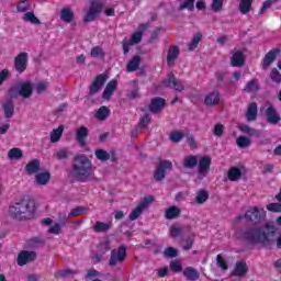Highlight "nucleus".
Instances as JSON below:
<instances>
[{"label": "nucleus", "instance_id": "37998d69", "mask_svg": "<svg viewBox=\"0 0 281 281\" xmlns=\"http://www.w3.org/2000/svg\"><path fill=\"white\" fill-rule=\"evenodd\" d=\"M201 38H203V35L201 33H196L193 35L191 43L189 44V52H194L196 47H199V43H201Z\"/></svg>", "mask_w": 281, "mask_h": 281}, {"label": "nucleus", "instance_id": "8fccbe9b", "mask_svg": "<svg viewBox=\"0 0 281 281\" xmlns=\"http://www.w3.org/2000/svg\"><path fill=\"white\" fill-rule=\"evenodd\" d=\"M236 144L239 148H248V146H251V139L247 138V136H239Z\"/></svg>", "mask_w": 281, "mask_h": 281}, {"label": "nucleus", "instance_id": "7ed1b4c3", "mask_svg": "<svg viewBox=\"0 0 281 281\" xmlns=\"http://www.w3.org/2000/svg\"><path fill=\"white\" fill-rule=\"evenodd\" d=\"M93 175V162L85 154L77 155L74 158L72 176L79 183H87Z\"/></svg>", "mask_w": 281, "mask_h": 281}, {"label": "nucleus", "instance_id": "2eb2a0df", "mask_svg": "<svg viewBox=\"0 0 281 281\" xmlns=\"http://www.w3.org/2000/svg\"><path fill=\"white\" fill-rule=\"evenodd\" d=\"M231 56V65L232 67H245V53L240 49H234Z\"/></svg>", "mask_w": 281, "mask_h": 281}, {"label": "nucleus", "instance_id": "aec40b11", "mask_svg": "<svg viewBox=\"0 0 281 281\" xmlns=\"http://www.w3.org/2000/svg\"><path fill=\"white\" fill-rule=\"evenodd\" d=\"M2 110L4 113V117L7 120H10L14 116V101L12 99H7L4 102H2Z\"/></svg>", "mask_w": 281, "mask_h": 281}, {"label": "nucleus", "instance_id": "774afa93", "mask_svg": "<svg viewBox=\"0 0 281 281\" xmlns=\"http://www.w3.org/2000/svg\"><path fill=\"white\" fill-rule=\"evenodd\" d=\"M266 207L268 212H274V213L281 212V203H270Z\"/></svg>", "mask_w": 281, "mask_h": 281}, {"label": "nucleus", "instance_id": "9b49d317", "mask_svg": "<svg viewBox=\"0 0 281 281\" xmlns=\"http://www.w3.org/2000/svg\"><path fill=\"white\" fill-rule=\"evenodd\" d=\"M36 258H38V255L36 254V251L22 250L18 255V266L25 267L27 262H34Z\"/></svg>", "mask_w": 281, "mask_h": 281}, {"label": "nucleus", "instance_id": "603ef678", "mask_svg": "<svg viewBox=\"0 0 281 281\" xmlns=\"http://www.w3.org/2000/svg\"><path fill=\"white\" fill-rule=\"evenodd\" d=\"M194 1L196 0H184L183 3L179 5V10H189V12L194 11Z\"/></svg>", "mask_w": 281, "mask_h": 281}, {"label": "nucleus", "instance_id": "a19ab883", "mask_svg": "<svg viewBox=\"0 0 281 281\" xmlns=\"http://www.w3.org/2000/svg\"><path fill=\"white\" fill-rule=\"evenodd\" d=\"M207 199H210V194L207 193V191L200 190L195 196V203H198V205H203V203H205Z\"/></svg>", "mask_w": 281, "mask_h": 281}, {"label": "nucleus", "instance_id": "58836bf2", "mask_svg": "<svg viewBox=\"0 0 281 281\" xmlns=\"http://www.w3.org/2000/svg\"><path fill=\"white\" fill-rule=\"evenodd\" d=\"M76 273H78L77 270H71V268H66L64 270L56 271L54 276L56 280H58L60 278H69V276H76Z\"/></svg>", "mask_w": 281, "mask_h": 281}, {"label": "nucleus", "instance_id": "79ce46f5", "mask_svg": "<svg viewBox=\"0 0 281 281\" xmlns=\"http://www.w3.org/2000/svg\"><path fill=\"white\" fill-rule=\"evenodd\" d=\"M98 249L99 251H101V254H106V251H111V239L105 238L101 240L98 245Z\"/></svg>", "mask_w": 281, "mask_h": 281}, {"label": "nucleus", "instance_id": "49530a36", "mask_svg": "<svg viewBox=\"0 0 281 281\" xmlns=\"http://www.w3.org/2000/svg\"><path fill=\"white\" fill-rule=\"evenodd\" d=\"M23 19H24V21L32 23L33 25H41V20H38V18H36L34 12H26L24 14Z\"/></svg>", "mask_w": 281, "mask_h": 281}, {"label": "nucleus", "instance_id": "5701e85b", "mask_svg": "<svg viewBox=\"0 0 281 281\" xmlns=\"http://www.w3.org/2000/svg\"><path fill=\"white\" fill-rule=\"evenodd\" d=\"M258 117V104L256 102H251L248 105V109L246 111V120L247 122H256V119Z\"/></svg>", "mask_w": 281, "mask_h": 281}, {"label": "nucleus", "instance_id": "473e14b6", "mask_svg": "<svg viewBox=\"0 0 281 281\" xmlns=\"http://www.w3.org/2000/svg\"><path fill=\"white\" fill-rule=\"evenodd\" d=\"M198 165H199V158L196 156H187L182 162V166L184 168H188L189 170L196 168Z\"/></svg>", "mask_w": 281, "mask_h": 281}, {"label": "nucleus", "instance_id": "ea45409f", "mask_svg": "<svg viewBox=\"0 0 281 281\" xmlns=\"http://www.w3.org/2000/svg\"><path fill=\"white\" fill-rule=\"evenodd\" d=\"M259 89L260 87H258V79H252L246 85V87L244 88V91H246V93H254Z\"/></svg>", "mask_w": 281, "mask_h": 281}, {"label": "nucleus", "instance_id": "09e8293b", "mask_svg": "<svg viewBox=\"0 0 281 281\" xmlns=\"http://www.w3.org/2000/svg\"><path fill=\"white\" fill-rule=\"evenodd\" d=\"M8 95H9V100H12L13 102L14 100H16V98H19V95H21V92L19 91V83H16L15 86H12L9 89Z\"/></svg>", "mask_w": 281, "mask_h": 281}, {"label": "nucleus", "instance_id": "4468645a", "mask_svg": "<svg viewBox=\"0 0 281 281\" xmlns=\"http://www.w3.org/2000/svg\"><path fill=\"white\" fill-rule=\"evenodd\" d=\"M18 89L20 91V97L24 100H30L34 93V87H32V82L30 81L18 82Z\"/></svg>", "mask_w": 281, "mask_h": 281}, {"label": "nucleus", "instance_id": "f03ea898", "mask_svg": "<svg viewBox=\"0 0 281 281\" xmlns=\"http://www.w3.org/2000/svg\"><path fill=\"white\" fill-rule=\"evenodd\" d=\"M34 214H36V202L30 196L9 206V216L13 221H32Z\"/></svg>", "mask_w": 281, "mask_h": 281}, {"label": "nucleus", "instance_id": "680f3d73", "mask_svg": "<svg viewBox=\"0 0 281 281\" xmlns=\"http://www.w3.org/2000/svg\"><path fill=\"white\" fill-rule=\"evenodd\" d=\"M127 98L128 100H137L140 98L139 95V87L135 86L133 90H131L128 93H127Z\"/></svg>", "mask_w": 281, "mask_h": 281}, {"label": "nucleus", "instance_id": "7c9ffc66", "mask_svg": "<svg viewBox=\"0 0 281 281\" xmlns=\"http://www.w3.org/2000/svg\"><path fill=\"white\" fill-rule=\"evenodd\" d=\"M75 14L69 7L63 8L60 11V21L64 23H71L74 21Z\"/></svg>", "mask_w": 281, "mask_h": 281}, {"label": "nucleus", "instance_id": "0eeeda50", "mask_svg": "<svg viewBox=\"0 0 281 281\" xmlns=\"http://www.w3.org/2000/svg\"><path fill=\"white\" fill-rule=\"evenodd\" d=\"M102 2L98 1V0H92L90 2V8L88 13L86 14V16L83 18V21L86 23H91V21H95V19H98V16H100L101 12H102Z\"/></svg>", "mask_w": 281, "mask_h": 281}, {"label": "nucleus", "instance_id": "4c0bfd02", "mask_svg": "<svg viewBox=\"0 0 281 281\" xmlns=\"http://www.w3.org/2000/svg\"><path fill=\"white\" fill-rule=\"evenodd\" d=\"M254 0H240L239 1V12L241 14H248L251 11V5Z\"/></svg>", "mask_w": 281, "mask_h": 281}, {"label": "nucleus", "instance_id": "e2e57ef3", "mask_svg": "<svg viewBox=\"0 0 281 281\" xmlns=\"http://www.w3.org/2000/svg\"><path fill=\"white\" fill-rule=\"evenodd\" d=\"M225 0H213L211 8L213 10V12H221V10H223V2Z\"/></svg>", "mask_w": 281, "mask_h": 281}, {"label": "nucleus", "instance_id": "c03bdc74", "mask_svg": "<svg viewBox=\"0 0 281 281\" xmlns=\"http://www.w3.org/2000/svg\"><path fill=\"white\" fill-rule=\"evenodd\" d=\"M8 157L11 160H19L23 157V151L20 148L14 147L9 150Z\"/></svg>", "mask_w": 281, "mask_h": 281}, {"label": "nucleus", "instance_id": "c9c22d12", "mask_svg": "<svg viewBox=\"0 0 281 281\" xmlns=\"http://www.w3.org/2000/svg\"><path fill=\"white\" fill-rule=\"evenodd\" d=\"M227 177L229 181H239V179H241L243 177V171H240V169H238L237 167H232L228 170Z\"/></svg>", "mask_w": 281, "mask_h": 281}, {"label": "nucleus", "instance_id": "39448f33", "mask_svg": "<svg viewBox=\"0 0 281 281\" xmlns=\"http://www.w3.org/2000/svg\"><path fill=\"white\" fill-rule=\"evenodd\" d=\"M126 260V245H121L117 249H112L109 259V267L115 268L124 265Z\"/></svg>", "mask_w": 281, "mask_h": 281}, {"label": "nucleus", "instance_id": "bf43d9fd", "mask_svg": "<svg viewBox=\"0 0 281 281\" xmlns=\"http://www.w3.org/2000/svg\"><path fill=\"white\" fill-rule=\"evenodd\" d=\"M16 10L18 12H27L30 10V1L22 0L18 3Z\"/></svg>", "mask_w": 281, "mask_h": 281}, {"label": "nucleus", "instance_id": "c756f323", "mask_svg": "<svg viewBox=\"0 0 281 281\" xmlns=\"http://www.w3.org/2000/svg\"><path fill=\"white\" fill-rule=\"evenodd\" d=\"M50 179L52 173H49V171L38 172L35 176V183H37V186H47Z\"/></svg>", "mask_w": 281, "mask_h": 281}, {"label": "nucleus", "instance_id": "e433bc0d", "mask_svg": "<svg viewBox=\"0 0 281 281\" xmlns=\"http://www.w3.org/2000/svg\"><path fill=\"white\" fill-rule=\"evenodd\" d=\"M109 115H111V110H109V108L103 105L98 109V111L95 113V119L100 120L101 122H104V120H106V117H109Z\"/></svg>", "mask_w": 281, "mask_h": 281}, {"label": "nucleus", "instance_id": "423d86ee", "mask_svg": "<svg viewBox=\"0 0 281 281\" xmlns=\"http://www.w3.org/2000/svg\"><path fill=\"white\" fill-rule=\"evenodd\" d=\"M155 201V198L153 195H148L143 199V201L130 213V221H137L139 216H142L144 210L148 207L153 202Z\"/></svg>", "mask_w": 281, "mask_h": 281}, {"label": "nucleus", "instance_id": "cd10ccee", "mask_svg": "<svg viewBox=\"0 0 281 281\" xmlns=\"http://www.w3.org/2000/svg\"><path fill=\"white\" fill-rule=\"evenodd\" d=\"M183 276L189 281H196L199 278H201L199 270L194 269L193 267L184 268Z\"/></svg>", "mask_w": 281, "mask_h": 281}, {"label": "nucleus", "instance_id": "72a5a7b5", "mask_svg": "<svg viewBox=\"0 0 281 281\" xmlns=\"http://www.w3.org/2000/svg\"><path fill=\"white\" fill-rule=\"evenodd\" d=\"M63 131H65V125H59L58 128L53 130L50 132L52 144H56V142H60V137H63Z\"/></svg>", "mask_w": 281, "mask_h": 281}, {"label": "nucleus", "instance_id": "ddd939ff", "mask_svg": "<svg viewBox=\"0 0 281 281\" xmlns=\"http://www.w3.org/2000/svg\"><path fill=\"white\" fill-rule=\"evenodd\" d=\"M164 87H167L168 89H175V91H183L186 87L183 86V82L181 80L177 79L173 74H170L168 76V79H165L162 81Z\"/></svg>", "mask_w": 281, "mask_h": 281}, {"label": "nucleus", "instance_id": "1a4fd4ad", "mask_svg": "<svg viewBox=\"0 0 281 281\" xmlns=\"http://www.w3.org/2000/svg\"><path fill=\"white\" fill-rule=\"evenodd\" d=\"M105 82H106V75L104 74L98 75L93 80V82L90 85L89 92H88V95H86V98L89 99L95 95V93H98L102 89V87H104Z\"/></svg>", "mask_w": 281, "mask_h": 281}, {"label": "nucleus", "instance_id": "9d476101", "mask_svg": "<svg viewBox=\"0 0 281 281\" xmlns=\"http://www.w3.org/2000/svg\"><path fill=\"white\" fill-rule=\"evenodd\" d=\"M30 55L26 52H22L14 57V69L18 74H23L27 69V61Z\"/></svg>", "mask_w": 281, "mask_h": 281}, {"label": "nucleus", "instance_id": "f704fd0d", "mask_svg": "<svg viewBox=\"0 0 281 281\" xmlns=\"http://www.w3.org/2000/svg\"><path fill=\"white\" fill-rule=\"evenodd\" d=\"M238 128L241 133H246V135H250V137H260V131L250 127L249 125H239Z\"/></svg>", "mask_w": 281, "mask_h": 281}, {"label": "nucleus", "instance_id": "f257e3e1", "mask_svg": "<svg viewBox=\"0 0 281 281\" xmlns=\"http://www.w3.org/2000/svg\"><path fill=\"white\" fill-rule=\"evenodd\" d=\"M278 228L273 222H268L263 227H246L239 231V237L246 243H259L263 247H269L276 243Z\"/></svg>", "mask_w": 281, "mask_h": 281}, {"label": "nucleus", "instance_id": "6ab92c4d", "mask_svg": "<svg viewBox=\"0 0 281 281\" xmlns=\"http://www.w3.org/2000/svg\"><path fill=\"white\" fill-rule=\"evenodd\" d=\"M249 272V267H247V262L237 261L233 271V276L237 278H245Z\"/></svg>", "mask_w": 281, "mask_h": 281}, {"label": "nucleus", "instance_id": "338daca9", "mask_svg": "<svg viewBox=\"0 0 281 281\" xmlns=\"http://www.w3.org/2000/svg\"><path fill=\"white\" fill-rule=\"evenodd\" d=\"M144 35H142V32H136L132 35V38L128 40L132 45H137L138 43H142V38Z\"/></svg>", "mask_w": 281, "mask_h": 281}, {"label": "nucleus", "instance_id": "864d4df0", "mask_svg": "<svg viewBox=\"0 0 281 281\" xmlns=\"http://www.w3.org/2000/svg\"><path fill=\"white\" fill-rule=\"evenodd\" d=\"M270 80H272V82H276L277 85H281V74L278 68H272L270 72Z\"/></svg>", "mask_w": 281, "mask_h": 281}, {"label": "nucleus", "instance_id": "bb28decb", "mask_svg": "<svg viewBox=\"0 0 281 281\" xmlns=\"http://www.w3.org/2000/svg\"><path fill=\"white\" fill-rule=\"evenodd\" d=\"M111 227H113L112 222L104 223V222L98 221L93 226V232H95L97 234H106V232H109Z\"/></svg>", "mask_w": 281, "mask_h": 281}, {"label": "nucleus", "instance_id": "4d7b16f0", "mask_svg": "<svg viewBox=\"0 0 281 281\" xmlns=\"http://www.w3.org/2000/svg\"><path fill=\"white\" fill-rule=\"evenodd\" d=\"M216 262H217V267H220V269H222L223 271H227V269H229L227 261H225V258H223L222 255L216 256Z\"/></svg>", "mask_w": 281, "mask_h": 281}, {"label": "nucleus", "instance_id": "a18cd8bd", "mask_svg": "<svg viewBox=\"0 0 281 281\" xmlns=\"http://www.w3.org/2000/svg\"><path fill=\"white\" fill-rule=\"evenodd\" d=\"M94 155L99 161H109V159H111V154L104 149H97Z\"/></svg>", "mask_w": 281, "mask_h": 281}, {"label": "nucleus", "instance_id": "a211bd4d", "mask_svg": "<svg viewBox=\"0 0 281 281\" xmlns=\"http://www.w3.org/2000/svg\"><path fill=\"white\" fill-rule=\"evenodd\" d=\"M89 137V128L86 126H80L76 131V140L82 147L87 146V138Z\"/></svg>", "mask_w": 281, "mask_h": 281}, {"label": "nucleus", "instance_id": "6e6552de", "mask_svg": "<svg viewBox=\"0 0 281 281\" xmlns=\"http://www.w3.org/2000/svg\"><path fill=\"white\" fill-rule=\"evenodd\" d=\"M166 170H172V161L160 160L154 171L155 181H164L166 179Z\"/></svg>", "mask_w": 281, "mask_h": 281}, {"label": "nucleus", "instance_id": "6e6d98bb", "mask_svg": "<svg viewBox=\"0 0 281 281\" xmlns=\"http://www.w3.org/2000/svg\"><path fill=\"white\" fill-rule=\"evenodd\" d=\"M184 137L186 135L182 132L177 131L170 134L169 139L175 144H179V142H181V139H183Z\"/></svg>", "mask_w": 281, "mask_h": 281}, {"label": "nucleus", "instance_id": "5fc2aeb1", "mask_svg": "<svg viewBox=\"0 0 281 281\" xmlns=\"http://www.w3.org/2000/svg\"><path fill=\"white\" fill-rule=\"evenodd\" d=\"M90 56L92 58H104V50L100 46H94L90 52Z\"/></svg>", "mask_w": 281, "mask_h": 281}, {"label": "nucleus", "instance_id": "69168bd1", "mask_svg": "<svg viewBox=\"0 0 281 281\" xmlns=\"http://www.w3.org/2000/svg\"><path fill=\"white\" fill-rule=\"evenodd\" d=\"M187 144L190 148H196V139L191 133L186 134Z\"/></svg>", "mask_w": 281, "mask_h": 281}, {"label": "nucleus", "instance_id": "052dcab7", "mask_svg": "<svg viewBox=\"0 0 281 281\" xmlns=\"http://www.w3.org/2000/svg\"><path fill=\"white\" fill-rule=\"evenodd\" d=\"M182 234H183V227H177V226L170 227L171 238H178V236H181Z\"/></svg>", "mask_w": 281, "mask_h": 281}, {"label": "nucleus", "instance_id": "412c9836", "mask_svg": "<svg viewBox=\"0 0 281 281\" xmlns=\"http://www.w3.org/2000/svg\"><path fill=\"white\" fill-rule=\"evenodd\" d=\"M221 102V93H218V90H214L213 92L206 94L204 99V104L206 106H216Z\"/></svg>", "mask_w": 281, "mask_h": 281}, {"label": "nucleus", "instance_id": "0e129e2a", "mask_svg": "<svg viewBox=\"0 0 281 281\" xmlns=\"http://www.w3.org/2000/svg\"><path fill=\"white\" fill-rule=\"evenodd\" d=\"M169 267H170L171 271H175V273H179V272L183 271V266H181V262H179V261H171L169 263Z\"/></svg>", "mask_w": 281, "mask_h": 281}, {"label": "nucleus", "instance_id": "f3484780", "mask_svg": "<svg viewBox=\"0 0 281 281\" xmlns=\"http://www.w3.org/2000/svg\"><path fill=\"white\" fill-rule=\"evenodd\" d=\"M210 166H212V158L210 156H204L200 158L198 164L199 173L207 175V172H210Z\"/></svg>", "mask_w": 281, "mask_h": 281}, {"label": "nucleus", "instance_id": "13d9d810", "mask_svg": "<svg viewBox=\"0 0 281 281\" xmlns=\"http://www.w3.org/2000/svg\"><path fill=\"white\" fill-rule=\"evenodd\" d=\"M194 238H196V235L191 233V235L187 238V244L183 246V251H190V249H192V245H194Z\"/></svg>", "mask_w": 281, "mask_h": 281}, {"label": "nucleus", "instance_id": "dca6fc26", "mask_svg": "<svg viewBox=\"0 0 281 281\" xmlns=\"http://www.w3.org/2000/svg\"><path fill=\"white\" fill-rule=\"evenodd\" d=\"M164 106H166V99L156 97L151 99L150 104L148 106L150 113H160V111L164 110Z\"/></svg>", "mask_w": 281, "mask_h": 281}, {"label": "nucleus", "instance_id": "20e7f679", "mask_svg": "<svg viewBox=\"0 0 281 281\" xmlns=\"http://www.w3.org/2000/svg\"><path fill=\"white\" fill-rule=\"evenodd\" d=\"M265 216H267L265 209H261L259 206H251L249 210L246 211L244 218L246 223H252L254 225H258L262 223V221H265Z\"/></svg>", "mask_w": 281, "mask_h": 281}, {"label": "nucleus", "instance_id": "f8f14e48", "mask_svg": "<svg viewBox=\"0 0 281 281\" xmlns=\"http://www.w3.org/2000/svg\"><path fill=\"white\" fill-rule=\"evenodd\" d=\"M280 54H281L280 47H276L269 50L262 59V63H261L262 69L263 70L269 69V67H271V64L276 60V58H278V56H280Z\"/></svg>", "mask_w": 281, "mask_h": 281}, {"label": "nucleus", "instance_id": "393cba45", "mask_svg": "<svg viewBox=\"0 0 281 281\" xmlns=\"http://www.w3.org/2000/svg\"><path fill=\"white\" fill-rule=\"evenodd\" d=\"M266 117L269 124H278V122L281 120V117L278 115V111L273 106H269L266 110Z\"/></svg>", "mask_w": 281, "mask_h": 281}, {"label": "nucleus", "instance_id": "b1692460", "mask_svg": "<svg viewBox=\"0 0 281 281\" xmlns=\"http://www.w3.org/2000/svg\"><path fill=\"white\" fill-rule=\"evenodd\" d=\"M179 46H171L167 54V65L168 67H175V60L179 58Z\"/></svg>", "mask_w": 281, "mask_h": 281}, {"label": "nucleus", "instance_id": "a878e982", "mask_svg": "<svg viewBox=\"0 0 281 281\" xmlns=\"http://www.w3.org/2000/svg\"><path fill=\"white\" fill-rule=\"evenodd\" d=\"M179 216H181V209H179L178 206L172 205L165 211V218L167 221L179 218Z\"/></svg>", "mask_w": 281, "mask_h": 281}, {"label": "nucleus", "instance_id": "c85d7f7f", "mask_svg": "<svg viewBox=\"0 0 281 281\" xmlns=\"http://www.w3.org/2000/svg\"><path fill=\"white\" fill-rule=\"evenodd\" d=\"M25 171L29 175H37V172H41V160L38 159L31 160L25 166Z\"/></svg>", "mask_w": 281, "mask_h": 281}, {"label": "nucleus", "instance_id": "3c124183", "mask_svg": "<svg viewBox=\"0 0 281 281\" xmlns=\"http://www.w3.org/2000/svg\"><path fill=\"white\" fill-rule=\"evenodd\" d=\"M85 212H87V209L85 206H77L69 212L68 218H74L76 216H80V215L85 214Z\"/></svg>", "mask_w": 281, "mask_h": 281}, {"label": "nucleus", "instance_id": "de8ad7c7", "mask_svg": "<svg viewBox=\"0 0 281 281\" xmlns=\"http://www.w3.org/2000/svg\"><path fill=\"white\" fill-rule=\"evenodd\" d=\"M178 256H179V250H177V248L175 247L170 246L164 250V257L167 259L177 258Z\"/></svg>", "mask_w": 281, "mask_h": 281}, {"label": "nucleus", "instance_id": "4be33fe9", "mask_svg": "<svg viewBox=\"0 0 281 281\" xmlns=\"http://www.w3.org/2000/svg\"><path fill=\"white\" fill-rule=\"evenodd\" d=\"M117 90V81L116 80H111L106 86L105 89L102 93L103 100H111V95L115 93Z\"/></svg>", "mask_w": 281, "mask_h": 281}, {"label": "nucleus", "instance_id": "2f4dec72", "mask_svg": "<svg viewBox=\"0 0 281 281\" xmlns=\"http://www.w3.org/2000/svg\"><path fill=\"white\" fill-rule=\"evenodd\" d=\"M142 63V56L136 55L132 58V60L128 61L127 64V71L128 72H133V71H137V69H139V65Z\"/></svg>", "mask_w": 281, "mask_h": 281}]
</instances>
